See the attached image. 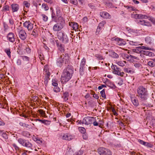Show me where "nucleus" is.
<instances>
[{
	"mask_svg": "<svg viewBox=\"0 0 155 155\" xmlns=\"http://www.w3.org/2000/svg\"><path fill=\"white\" fill-rule=\"evenodd\" d=\"M19 124L20 126L25 128H27L29 126L28 124L21 122H20Z\"/></svg>",
	"mask_w": 155,
	"mask_h": 155,
	"instance_id": "nucleus-48",
	"label": "nucleus"
},
{
	"mask_svg": "<svg viewBox=\"0 0 155 155\" xmlns=\"http://www.w3.org/2000/svg\"><path fill=\"white\" fill-rule=\"evenodd\" d=\"M88 6L91 9H95V6L93 5V4H88Z\"/></svg>",
	"mask_w": 155,
	"mask_h": 155,
	"instance_id": "nucleus-63",
	"label": "nucleus"
},
{
	"mask_svg": "<svg viewBox=\"0 0 155 155\" xmlns=\"http://www.w3.org/2000/svg\"><path fill=\"white\" fill-rule=\"evenodd\" d=\"M94 120V117H85L83 119V123L85 125H89L92 124Z\"/></svg>",
	"mask_w": 155,
	"mask_h": 155,
	"instance_id": "nucleus-11",
	"label": "nucleus"
},
{
	"mask_svg": "<svg viewBox=\"0 0 155 155\" xmlns=\"http://www.w3.org/2000/svg\"><path fill=\"white\" fill-rule=\"evenodd\" d=\"M104 5L106 7L109 8H112L113 7V5L112 3L109 2L108 1H106L104 2Z\"/></svg>",
	"mask_w": 155,
	"mask_h": 155,
	"instance_id": "nucleus-30",
	"label": "nucleus"
},
{
	"mask_svg": "<svg viewBox=\"0 0 155 155\" xmlns=\"http://www.w3.org/2000/svg\"><path fill=\"white\" fill-rule=\"evenodd\" d=\"M64 61L65 64H68L69 62V56L68 54H61L60 58L57 59V64L58 66L61 67Z\"/></svg>",
	"mask_w": 155,
	"mask_h": 155,
	"instance_id": "nucleus-3",
	"label": "nucleus"
},
{
	"mask_svg": "<svg viewBox=\"0 0 155 155\" xmlns=\"http://www.w3.org/2000/svg\"><path fill=\"white\" fill-rule=\"evenodd\" d=\"M58 49H59V50L61 51V52H64V48L63 45L61 44L60 45V46H59V47L58 48Z\"/></svg>",
	"mask_w": 155,
	"mask_h": 155,
	"instance_id": "nucleus-52",
	"label": "nucleus"
},
{
	"mask_svg": "<svg viewBox=\"0 0 155 155\" xmlns=\"http://www.w3.org/2000/svg\"><path fill=\"white\" fill-rule=\"evenodd\" d=\"M42 18L44 21H47L48 20V17L47 16L44 14L42 15Z\"/></svg>",
	"mask_w": 155,
	"mask_h": 155,
	"instance_id": "nucleus-50",
	"label": "nucleus"
},
{
	"mask_svg": "<svg viewBox=\"0 0 155 155\" xmlns=\"http://www.w3.org/2000/svg\"><path fill=\"white\" fill-rule=\"evenodd\" d=\"M140 48L141 50H142V49H144V50H150V51L152 50V48H150L147 47L145 46H140Z\"/></svg>",
	"mask_w": 155,
	"mask_h": 155,
	"instance_id": "nucleus-46",
	"label": "nucleus"
},
{
	"mask_svg": "<svg viewBox=\"0 0 155 155\" xmlns=\"http://www.w3.org/2000/svg\"><path fill=\"white\" fill-rule=\"evenodd\" d=\"M149 20L153 24L155 25V19L153 17L150 18Z\"/></svg>",
	"mask_w": 155,
	"mask_h": 155,
	"instance_id": "nucleus-62",
	"label": "nucleus"
},
{
	"mask_svg": "<svg viewBox=\"0 0 155 155\" xmlns=\"http://www.w3.org/2000/svg\"><path fill=\"white\" fill-rule=\"evenodd\" d=\"M38 33L37 29H34L31 33V35H32L34 37H36L38 35Z\"/></svg>",
	"mask_w": 155,
	"mask_h": 155,
	"instance_id": "nucleus-32",
	"label": "nucleus"
},
{
	"mask_svg": "<svg viewBox=\"0 0 155 155\" xmlns=\"http://www.w3.org/2000/svg\"><path fill=\"white\" fill-rule=\"evenodd\" d=\"M24 146L32 149V145L28 140H26Z\"/></svg>",
	"mask_w": 155,
	"mask_h": 155,
	"instance_id": "nucleus-26",
	"label": "nucleus"
},
{
	"mask_svg": "<svg viewBox=\"0 0 155 155\" xmlns=\"http://www.w3.org/2000/svg\"><path fill=\"white\" fill-rule=\"evenodd\" d=\"M137 96L139 100L146 101L148 98V93L147 89L143 86H140L137 89Z\"/></svg>",
	"mask_w": 155,
	"mask_h": 155,
	"instance_id": "nucleus-2",
	"label": "nucleus"
},
{
	"mask_svg": "<svg viewBox=\"0 0 155 155\" xmlns=\"http://www.w3.org/2000/svg\"><path fill=\"white\" fill-rule=\"evenodd\" d=\"M62 139L68 140H70L72 138V137L70 135L68 134H65L62 136Z\"/></svg>",
	"mask_w": 155,
	"mask_h": 155,
	"instance_id": "nucleus-25",
	"label": "nucleus"
},
{
	"mask_svg": "<svg viewBox=\"0 0 155 155\" xmlns=\"http://www.w3.org/2000/svg\"><path fill=\"white\" fill-rule=\"evenodd\" d=\"M125 71L126 72L128 73H132L134 72L130 68H126L125 70Z\"/></svg>",
	"mask_w": 155,
	"mask_h": 155,
	"instance_id": "nucleus-57",
	"label": "nucleus"
},
{
	"mask_svg": "<svg viewBox=\"0 0 155 155\" xmlns=\"http://www.w3.org/2000/svg\"><path fill=\"white\" fill-rule=\"evenodd\" d=\"M113 40H114L116 42L117 44L119 46H122L126 44L125 41L123 39L118 38H113Z\"/></svg>",
	"mask_w": 155,
	"mask_h": 155,
	"instance_id": "nucleus-12",
	"label": "nucleus"
},
{
	"mask_svg": "<svg viewBox=\"0 0 155 155\" xmlns=\"http://www.w3.org/2000/svg\"><path fill=\"white\" fill-rule=\"evenodd\" d=\"M17 29L20 38L22 40H25L27 37V34L25 31L21 27L18 28Z\"/></svg>",
	"mask_w": 155,
	"mask_h": 155,
	"instance_id": "nucleus-7",
	"label": "nucleus"
},
{
	"mask_svg": "<svg viewBox=\"0 0 155 155\" xmlns=\"http://www.w3.org/2000/svg\"><path fill=\"white\" fill-rule=\"evenodd\" d=\"M101 97L104 98H106V96L105 94V90L104 89H103L101 92Z\"/></svg>",
	"mask_w": 155,
	"mask_h": 155,
	"instance_id": "nucleus-41",
	"label": "nucleus"
},
{
	"mask_svg": "<svg viewBox=\"0 0 155 155\" xmlns=\"http://www.w3.org/2000/svg\"><path fill=\"white\" fill-rule=\"evenodd\" d=\"M79 129L80 132L82 134L86 133V129L83 127H79Z\"/></svg>",
	"mask_w": 155,
	"mask_h": 155,
	"instance_id": "nucleus-43",
	"label": "nucleus"
},
{
	"mask_svg": "<svg viewBox=\"0 0 155 155\" xmlns=\"http://www.w3.org/2000/svg\"><path fill=\"white\" fill-rule=\"evenodd\" d=\"M138 141L139 143H140V144H143L144 146L146 144V142L143 141L142 140H141L140 139H139L138 140Z\"/></svg>",
	"mask_w": 155,
	"mask_h": 155,
	"instance_id": "nucleus-60",
	"label": "nucleus"
},
{
	"mask_svg": "<svg viewBox=\"0 0 155 155\" xmlns=\"http://www.w3.org/2000/svg\"><path fill=\"white\" fill-rule=\"evenodd\" d=\"M54 91L55 92H58L60 91V88L58 86H54Z\"/></svg>",
	"mask_w": 155,
	"mask_h": 155,
	"instance_id": "nucleus-45",
	"label": "nucleus"
},
{
	"mask_svg": "<svg viewBox=\"0 0 155 155\" xmlns=\"http://www.w3.org/2000/svg\"><path fill=\"white\" fill-rule=\"evenodd\" d=\"M8 40L11 42L13 43L15 41V35L12 32L9 33L7 36Z\"/></svg>",
	"mask_w": 155,
	"mask_h": 155,
	"instance_id": "nucleus-15",
	"label": "nucleus"
},
{
	"mask_svg": "<svg viewBox=\"0 0 155 155\" xmlns=\"http://www.w3.org/2000/svg\"><path fill=\"white\" fill-rule=\"evenodd\" d=\"M86 60L85 59L83 58L81 61L80 67V72L81 75H83L84 73V66L85 64Z\"/></svg>",
	"mask_w": 155,
	"mask_h": 155,
	"instance_id": "nucleus-13",
	"label": "nucleus"
},
{
	"mask_svg": "<svg viewBox=\"0 0 155 155\" xmlns=\"http://www.w3.org/2000/svg\"><path fill=\"white\" fill-rule=\"evenodd\" d=\"M110 55L112 58H118L119 57L118 55L113 51L110 52Z\"/></svg>",
	"mask_w": 155,
	"mask_h": 155,
	"instance_id": "nucleus-27",
	"label": "nucleus"
},
{
	"mask_svg": "<svg viewBox=\"0 0 155 155\" xmlns=\"http://www.w3.org/2000/svg\"><path fill=\"white\" fill-rule=\"evenodd\" d=\"M134 66L136 68H139L141 67V65L139 63H134Z\"/></svg>",
	"mask_w": 155,
	"mask_h": 155,
	"instance_id": "nucleus-56",
	"label": "nucleus"
},
{
	"mask_svg": "<svg viewBox=\"0 0 155 155\" xmlns=\"http://www.w3.org/2000/svg\"><path fill=\"white\" fill-rule=\"evenodd\" d=\"M70 2L74 5H77L78 4L77 0H70Z\"/></svg>",
	"mask_w": 155,
	"mask_h": 155,
	"instance_id": "nucleus-47",
	"label": "nucleus"
},
{
	"mask_svg": "<svg viewBox=\"0 0 155 155\" xmlns=\"http://www.w3.org/2000/svg\"><path fill=\"white\" fill-rule=\"evenodd\" d=\"M9 10V7L8 5H5L4 6L2 10V11H8Z\"/></svg>",
	"mask_w": 155,
	"mask_h": 155,
	"instance_id": "nucleus-40",
	"label": "nucleus"
},
{
	"mask_svg": "<svg viewBox=\"0 0 155 155\" xmlns=\"http://www.w3.org/2000/svg\"><path fill=\"white\" fill-rule=\"evenodd\" d=\"M145 40L146 43L149 45H151L153 42V40L149 36L146 37Z\"/></svg>",
	"mask_w": 155,
	"mask_h": 155,
	"instance_id": "nucleus-23",
	"label": "nucleus"
},
{
	"mask_svg": "<svg viewBox=\"0 0 155 155\" xmlns=\"http://www.w3.org/2000/svg\"><path fill=\"white\" fill-rule=\"evenodd\" d=\"M140 46L137 47L136 48L133 49L132 51L134 52L137 53H140V56H142V51L143 50H141Z\"/></svg>",
	"mask_w": 155,
	"mask_h": 155,
	"instance_id": "nucleus-19",
	"label": "nucleus"
},
{
	"mask_svg": "<svg viewBox=\"0 0 155 155\" xmlns=\"http://www.w3.org/2000/svg\"><path fill=\"white\" fill-rule=\"evenodd\" d=\"M39 57L41 61V63L42 64H45V63H44V61H42L43 60H44V57L43 56V54H40L39 55Z\"/></svg>",
	"mask_w": 155,
	"mask_h": 155,
	"instance_id": "nucleus-36",
	"label": "nucleus"
},
{
	"mask_svg": "<svg viewBox=\"0 0 155 155\" xmlns=\"http://www.w3.org/2000/svg\"><path fill=\"white\" fill-rule=\"evenodd\" d=\"M22 59L25 61H28L29 58L26 56H23L22 57Z\"/></svg>",
	"mask_w": 155,
	"mask_h": 155,
	"instance_id": "nucleus-61",
	"label": "nucleus"
},
{
	"mask_svg": "<svg viewBox=\"0 0 155 155\" xmlns=\"http://www.w3.org/2000/svg\"><path fill=\"white\" fill-rule=\"evenodd\" d=\"M135 15V18L139 19H148L149 20V19L150 18H152V17L148 16L146 15H143L141 14H136Z\"/></svg>",
	"mask_w": 155,
	"mask_h": 155,
	"instance_id": "nucleus-16",
	"label": "nucleus"
},
{
	"mask_svg": "<svg viewBox=\"0 0 155 155\" xmlns=\"http://www.w3.org/2000/svg\"><path fill=\"white\" fill-rule=\"evenodd\" d=\"M122 56L123 58L125 60L127 61H129L131 62H133L134 61L133 59L139 60V58L138 57L134 56L130 54H128L126 53H123L122 54Z\"/></svg>",
	"mask_w": 155,
	"mask_h": 155,
	"instance_id": "nucleus-9",
	"label": "nucleus"
},
{
	"mask_svg": "<svg viewBox=\"0 0 155 155\" xmlns=\"http://www.w3.org/2000/svg\"><path fill=\"white\" fill-rule=\"evenodd\" d=\"M83 153V150H82L75 153V155H81Z\"/></svg>",
	"mask_w": 155,
	"mask_h": 155,
	"instance_id": "nucleus-54",
	"label": "nucleus"
},
{
	"mask_svg": "<svg viewBox=\"0 0 155 155\" xmlns=\"http://www.w3.org/2000/svg\"><path fill=\"white\" fill-rule=\"evenodd\" d=\"M37 120L39 121L42 123L44 124H45L47 125L48 123V120H40V119H37Z\"/></svg>",
	"mask_w": 155,
	"mask_h": 155,
	"instance_id": "nucleus-35",
	"label": "nucleus"
},
{
	"mask_svg": "<svg viewBox=\"0 0 155 155\" xmlns=\"http://www.w3.org/2000/svg\"><path fill=\"white\" fill-rule=\"evenodd\" d=\"M43 73L45 75L44 83L46 86H48V67L47 64L46 65L44 69Z\"/></svg>",
	"mask_w": 155,
	"mask_h": 155,
	"instance_id": "nucleus-8",
	"label": "nucleus"
},
{
	"mask_svg": "<svg viewBox=\"0 0 155 155\" xmlns=\"http://www.w3.org/2000/svg\"><path fill=\"white\" fill-rule=\"evenodd\" d=\"M144 54L149 56H152L153 55V53L148 51L143 50L142 51V55Z\"/></svg>",
	"mask_w": 155,
	"mask_h": 155,
	"instance_id": "nucleus-22",
	"label": "nucleus"
},
{
	"mask_svg": "<svg viewBox=\"0 0 155 155\" xmlns=\"http://www.w3.org/2000/svg\"><path fill=\"white\" fill-rule=\"evenodd\" d=\"M12 146L16 151H18L19 150V147L15 143H13Z\"/></svg>",
	"mask_w": 155,
	"mask_h": 155,
	"instance_id": "nucleus-53",
	"label": "nucleus"
},
{
	"mask_svg": "<svg viewBox=\"0 0 155 155\" xmlns=\"http://www.w3.org/2000/svg\"><path fill=\"white\" fill-rule=\"evenodd\" d=\"M51 17L53 20L55 21L56 18L55 14L52 12L51 14Z\"/></svg>",
	"mask_w": 155,
	"mask_h": 155,
	"instance_id": "nucleus-59",
	"label": "nucleus"
},
{
	"mask_svg": "<svg viewBox=\"0 0 155 155\" xmlns=\"http://www.w3.org/2000/svg\"><path fill=\"white\" fill-rule=\"evenodd\" d=\"M74 74L73 67L68 65L63 70L61 74V81L63 84H65L71 78Z\"/></svg>",
	"mask_w": 155,
	"mask_h": 155,
	"instance_id": "nucleus-1",
	"label": "nucleus"
},
{
	"mask_svg": "<svg viewBox=\"0 0 155 155\" xmlns=\"http://www.w3.org/2000/svg\"><path fill=\"white\" fill-rule=\"evenodd\" d=\"M145 146L151 148L153 147V145L151 143L146 142V144Z\"/></svg>",
	"mask_w": 155,
	"mask_h": 155,
	"instance_id": "nucleus-55",
	"label": "nucleus"
},
{
	"mask_svg": "<svg viewBox=\"0 0 155 155\" xmlns=\"http://www.w3.org/2000/svg\"><path fill=\"white\" fill-rule=\"evenodd\" d=\"M98 152L101 155H111V152L109 150L102 147L98 148Z\"/></svg>",
	"mask_w": 155,
	"mask_h": 155,
	"instance_id": "nucleus-10",
	"label": "nucleus"
},
{
	"mask_svg": "<svg viewBox=\"0 0 155 155\" xmlns=\"http://www.w3.org/2000/svg\"><path fill=\"white\" fill-rule=\"evenodd\" d=\"M147 64L150 67H155V59H153L151 61L148 62Z\"/></svg>",
	"mask_w": 155,
	"mask_h": 155,
	"instance_id": "nucleus-24",
	"label": "nucleus"
},
{
	"mask_svg": "<svg viewBox=\"0 0 155 155\" xmlns=\"http://www.w3.org/2000/svg\"><path fill=\"white\" fill-rule=\"evenodd\" d=\"M100 15L102 18L105 19L108 18L110 16V14L105 12H101Z\"/></svg>",
	"mask_w": 155,
	"mask_h": 155,
	"instance_id": "nucleus-17",
	"label": "nucleus"
},
{
	"mask_svg": "<svg viewBox=\"0 0 155 155\" xmlns=\"http://www.w3.org/2000/svg\"><path fill=\"white\" fill-rule=\"evenodd\" d=\"M26 140L20 138L18 139V141L19 143L24 146Z\"/></svg>",
	"mask_w": 155,
	"mask_h": 155,
	"instance_id": "nucleus-31",
	"label": "nucleus"
},
{
	"mask_svg": "<svg viewBox=\"0 0 155 155\" xmlns=\"http://www.w3.org/2000/svg\"><path fill=\"white\" fill-rule=\"evenodd\" d=\"M23 4L24 6L27 8H29L30 5V4L28 3V2L27 1H24L23 2Z\"/></svg>",
	"mask_w": 155,
	"mask_h": 155,
	"instance_id": "nucleus-44",
	"label": "nucleus"
},
{
	"mask_svg": "<svg viewBox=\"0 0 155 155\" xmlns=\"http://www.w3.org/2000/svg\"><path fill=\"white\" fill-rule=\"evenodd\" d=\"M58 39L61 40L63 43H67L68 41V38L67 35L62 31H60L57 33Z\"/></svg>",
	"mask_w": 155,
	"mask_h": 155,
	"instance_id": "nucleus-4",
	"label": "nucleus"
},
{
	"mask_svg": "<svg viewBox=\"0 0 155 155\" xmlns=\"http://www.w3.org/2000/svg\"><path fill=\"white\" fill-rule=\"evenodd\" d=\"M21 135L25 137H30L31 134L27 131H23L21 133Z\"/></svg>",
	"mask_w": 155,
	"mask_h": 155,
	"instance_id": "nucleus-28",
	"label": "nucleus"
},
{
	"mask_svg": "<svg viewBox=\"0 0 155 155\" xmlns=\"http://www.w3.org/2000/svg\"><path fill=\"white\" fill-rule=\"evenodd\" d=\"M82 137L84 139H87L88 138V135L87 133H85L83 134Z\"/></svg>",
	"mask_w": 155,
	"mask_h": 155,
	"instance_id": "nucleus-49",
	"label": "nucleus"
},
{
	"mask_svg": "<svg viewBox=\"0 0 155 155\" xmlns=\"http://www.w3.org/2000/svg\"><path fill=\"white\" fill-rule=\"evenodd\" d=\"M39 113L41 114L42 117H47V116H46L45 112L43 110H39Z\"/></svg>",
	"mask_w": 155,
	"mask_h": 155,
	"instance_id": "nucleus-34",
	"label": "nucleus"
},
{
	"mask_svg": "<svg viewBox=\"0 0 155 155\" xmlns=\"http://www.w3.org/2000/svg\"><path fill=\"white\" fill-rule=\"evenodd\" d=\"M64 24V20L61 21V22L57 23L53 26V30L54 31H60L63 28Z\"/></svg>",
	"mask_w": 155,
	"mask_h": 155,
	"instance_id": "nucleus-6",
	"label": "nucleus"
},
{
	"mask_svg": "<svg viewBox=\"0 0 155 155\" xmlns=\"http://www.w3.org/2000/svg\"><path fill=\"white\" fill-rule=\"evenodd\" d=\"M106 24V22L105 21H101L98 25L97 28V31L99 32L101 28L104 27V24Z\"/></svg>",
	"mask_w": 155,
	"mask_h": 155,
	"instance_id": "nucleus-18",
	"label": "nucleus"
},
{
	"mask_svg": "<svg viewBox=\"0 0 155 155\" xmlns=\"http://www.w3.org/2000/svg\"><path fill=\"white\" fill-rule=\"evenodd\" d=\"M23 25V26L27 28L28 31L31 30L33 28V24L31 23L29 21H26Z\"/></svg>",
	"mask_w": 155,
	"mask_h": 155,
	"instance_id": "nucleus-14",
	"label": "nucleus"
},
{
	"mask_svg": "<svg viewBox=\"0 0 155 155\" xmlns=\"http://www.w3.org/2000/svg\"><path fill=\"white\" fill-rule=\"evenodd\" d=\"M117 64L120 66L123 67L124 66V63L122 61H119L118 62Z\"/></svg>",
	"mask_w": 155,
	"mask_h": 155,
	"instance_id": "nucleus-58",
	"label": "nucleus"
},
{
	"mask_svg": "<svg viewBox=\"0 0 155 155\" xmlns=\"http://www.w3.org/2000/svg\"><path fill=\"white\" fill-rule=\"evenodd\" d=\"M52 84L54 86H56L58 85L57 81L56 79L54 78L52 79Z\"/></svg>",
	"mask_w": 155,
	"mask_h": 155,
	"instance_id": "nucleus-33",
	"label": "nucleus"
},
{
	"mask_svg": "<svg viewBox=\"0 0 155 155\" xmlns=\"http://www.w3.org/2000/svg\"><path fill=\"white\" fill-rule=\"evenodd\" d=\"M94 56L98 60H101L103 59V56L101 55L96 54Z\"/></svg>",
	"mask_w": 155,
	"mask_h": 155,
	"instance_id": "nucleus-42",
	"label": "nucleus"
},
{
	"mask_svg": "<svg viewBox=\"0 0 155 155\" xmlns=\"http://www.w3.org/2000/svg\"><path fill=\"white\" fill-rule=\"evenodd\" d=\"M5 51L8 57L10 58L11 57L10 49L9 48H6L5 49Z\"/></svg>",
	"mask_w": 155,
	"mask_h": 155,
	"instance_id": "nucleus-37",
	"label": "nucleus"
},
{
	"mask_svg": "<svg viewBox=\"0 0 155 155\" xmlns=\"http://www.w3.org/2000/svg\"><path fill=\"white\" fill-rule=\"evenodd\" d=\"M111 68L113 70V73L115 74H117L121 77L123 76L124 74V73L123 72H121V69L117 67L116 65H113Z\"/></svg>",
	"mask_w": 155,
	"mask_h": 155,
	"instance_id": "nucleus-5",
	"label": "nucleus"
},
{
	"mask_svg": "<svg viewBox=\"0 0 155 155\" xmlns=\"http://www.w3.org/2000/svg\"><path fill=\"white\" fill-rule=\"evenodd\" d=\"M132 102L133 104L136 107H137L139 104V103L138 99L136 98H131Z\"/></svg>",
	"mask_w": 155,
	"mask_h": 155,
	"instance_id": "nucleus-20",
	"label": "nucleus"
},
{
	"mask_svg": "<svg viewBox=\"0 0 155 155\" xmlns=\"http://www.w3.org/2000/svg\"><path fill=\"white\" fill-rule=\"evenodd\" d=\"M42 8L45 11H47L48 9V5L45 4H43L42 5Z\"/></svg>",
	"mask_w": 155,
	"mask_h": 155,
	"instance_id": "nucleus-38",
	"label": "nucleus"
},
{
	"mask_svg": "<svg viewBox=\"0 0 155 155\" xmlns=\"http://www.w3.org/2000/svg\"><path fill=\"white\" fill-rule=\"evenodd\" d=\"M11 7L13 12H17L19 9L18 5L17 4H12Z\"/></svg>",
	"mask_w": 155,
	"mask_h": 155,
	"instance_id": "nucleus-21",
	"label": "nucleus"
},
{
	"mask_svg": "<svg viewBox=\"0 0 155 155\" xmlns=\"http://www.w3.org/2000/svg\"><path fill=\"white\" fill-rule=\"evenodd\" d=\"M151 124L153 126H155V119H152L151 121Z\"/></svg>",
	"mask_w": 155,
	"mask_h": 155,
	"instance_id": "nucleus-64",
	"label": "nucleus"
},
{
	"mask_svg": "<svg viewBox=\"0 0 155 155\" xmlns=\"http://www.w3.org/2000/svg\"><path fill=\"white\" fill-rule=\"evenodd\" d=\"M144 25L148 27L151 26L152 25L151 23L148 21H145Z\"/></svg>",
	"mask_w": 155,
	"mask_h": 155,
	"instance_id": "nucleus-51",
	"label": "nucleus"
},
{
	"mask_svg": "<svg viewBox=\"0 0 155 155\" xmlns=\"http://www.w3.org/2000/svg\"><path fill=\"white\" fill-rule=\"evenodd\" d=\"M69 96V93L68 92H65L63 93V95L62 98L64 99V101H67L68 100V97Z\"/></svg>",
	"mask_w": 155,
	"mask_h": 155,
	"instance_id": "nucleus-29",
	"label": "nucleus"
},
{
	"mask_svg": "<svg viewBox=\"0 0 155 155\" xmlns=\"http://www.w3.org/2000/svg\"><path fill=\"white\" fill-rule=\"evenodd\" d=\"M78 25L76 23L74 22L72 28L75 31L77 30L78 28Z\"/></svg>",
	"mask_w": 155,
	"mask_h": 155,
	"instance_id": "nucleus-39",
	"label": "nucleus"
}]
</instances>
